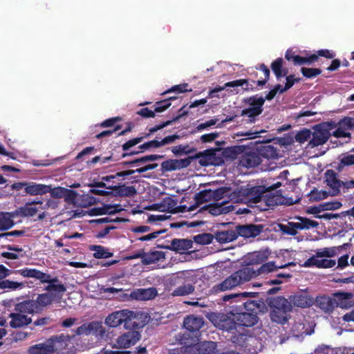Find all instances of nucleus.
Returning a JSON list of instances; mask_svg holds the SVG:
<instances>
[{
	"mask_svg": "<svg viewBox=\"0 0 354 354\" xmlns=\"http://www.w3.org/2000/svg\"><path fill=\"white\" fill-rule=\"evenodd\" d=\"M290 300L291 305L301 308L309 307L314 301L306 292L295 294L290 297Z\"/></svg>",
	"mask_w": 354,
	"mask_h": 354,
	"instance_id": "15",
	"label": "nucleus"
},
{
	"mask_svg": "<svg viewBox=\"0 0 354 354\" xmlns=\"http://www.w3.org/2000/svg\"><path fill=\"white\" fill-rule=\"evenodd\" d=\"M337 248H324L317 250L315 254L308 259L304 263V267L315 266L318 268H330L336 265L335 260L330 259L337 254Z\"/></svg>",
	"mask_w": 354,
	"mask_h": 354,
	"instance_id": "4",
	"label": "nucleus"
},
{
	"mask_svg": "<svg viewBox=\"0 0 354 354\" xmlns=\"http://www.w3.org/2000/svg\"><path fill=\"white\" fill-rule=\"evenodd\" d=\"M229 195V189L225 187H221L216 190L207 189L201 192L196 196V202L197 205H199L203 203L212 202V203L216 201H221L225 196Z\"/></svg>",
	"mask_w": 354,
	"mask_h": 354,
	"instance_id": "6",
	"label": "nucleus"
},
{
	"mask_svg": "<svg viewBox=\"0 0 354 354\" xmlns=\"http://www.w3.org/2000/svg\"><path fill=\"white\" fill-rule=\"evenodd\" d=\"M335 299L338 306L342 308H347L351 301H348L353 297L352 293L349 292H337L335 294Z\"/></svg>",
	"mask_w": 354,
	"mask_h": 354,
	"instance_id": "40",
	"label": "nucleus"
},
{
	"mask_svg": "<svg viewBox=\"0 0 354 354\" xmlns=\"http://www.w3.org/2000/svg\"><path fill=\"white\" fill-rule=\"evenodd\" d=\"M218 137V133H210L204 134L201 136V139L203 142H209L215 140Z\"/></svg>",
	"mask_w": 354,
	"mask_h": 354,
	"instance_id": "64",
	"label": "nucleus"
},
{
	"mask_svg": "<svg viewBox=\"0 0 354 354\" xmlns=\"http://www.w3.org/2000/svg\"><path fill=\"white\" fill-rule=\"evenodd\" d=\"M157 166H158V165L156 164V163H154V164H149V165H146L145 167H142L140 168H138L136 170H129V171H125L118 172L115 175H112V176H109L103 177L102 179L104 180H106V181H109L111 179L115 178L116 176H125L133 174L135 172H138V173L145 172V171H147L148 170L154 169L155 168L157 167Z\"/></svg>",
	"mask_w": 354,
	"mask_h": 354,
	"instance_id": "24",
	"label": "nucleus"
},
{
	"mask_svg": "<svg viewBox=\"0 0 354 354\" xmlns=\"http://www.w3.org/2000/svg\"><path fill=\"white\" fill-rule=\"evenodd\" d=\"M76 333L80 335H95L102 337L105 335V329L100 322H91L84 324L77 328Z\"/></svg>",
	"mask_w": 354,
	"mask_h": 354,
	"instance_id": "7",
	"label": "nucleus"
},
{
	"mask_svg": "<svg viewBox=\"0 0 354 354\" xmlns=\"http://www.w3.org/2000/svg\"><path fill=\"white\" fill-rule=\"evenodd\" d=\"M216 348V343L214 342H204L194 345L192 348L196 350L198 354H211Z\"/></svg>",
	"mask_w": 354,
	"mask_h": 354,
	"instance_id": "36",
	"label": "nucleus"
},
{
	"mask_svg": "<svg viewBox=\"0 0 354 354\" xmlns=\"http://www.w3.org/2000/svg\"><path fill=\"white\" fill-rule=\"evenodd\" d=\"M51 342L49 339L43 343L33 345L28 348L30 354H50L52 353Z\"/></svg>",
	"mask_w": 354,
	"mask_h": 354,
	"instance_id": "25",
	"label": "nucleus"
},
{
	"mask_svg": "<svg viewBox=\"0 0 354 354\" xmlns=\"http://www.w3.org/2000/svg\"><path fill=\"white\" fill-rule=\"evenodd\" d=\"M183 324L187 330L194 332L203 327L204 322L202 317L192 315L185 318Z\"/></svg>",
	"mask_w": 354,
	"mask_h": 354,
	"instance_id": "22",
	"label": "nucleus"
},
{
	"mask_svg": "<svg viewBox=\"0 0 354 354\" xmlns=\"http://www.w3.org/2000/svg\"><path fill=\"white\" fill-rule=\"evenodd\" d=\"M16 214L14 212H0V230H6L14 225L13 218Z\"/></svg>",
	"mask_w": 354,
	"mask_h": 354,
	"instance_id": "33",
	"label": "nucleus"
},
{
	"mask_svg": "<svg viewBox=\"0 0 354 354\" xmlns=\"http://www.w3.org/2000/svg\"><path fill=\"white\" fill-rule=\"evenodd\" d=\"M298 221L297 224H294V226L299 228V230H309L310 228L317 227L319 223L317 221L310 220L308 218L298 216L296 218Z\"/></svg>",
	"mask_w": 354,
	"mask_h": 354,
	"instance_id": "35",
	"label": "nucleus"
},
{
	"mask_svg": "<svg viewBox=\"0 0 354 354\" xmlns=\"http://www.w3.org/2000/svg\"><path fill=\"white\" fill-rule=\"evenodd\" d=\"M317 58V56L316 55H313L310 56L309 58H305V57H300L299 55H295L294 57L292 62L295 64L302 65L304 64H310L312 62L315 60Z\"/></svg>",
	"mask_w": 354,
	"mask_h": 354,
	"instance_id": "54",
	"label": "nucleus"
},
{
	"mask_svg": "<svg viewBox=\"0 0 354 354\" xmlns=\"http://www.w3.org/2000/svg\"><path fill=\"white\" fill-rule=\"evenodd\" d=\"M263 227L261 225H245L236 227V232L237 236H241L245 238L255 237L262 231Z\"/></svg>",
	"mask_w": 354,
	"mask_h": 354,
	"instance_id": "11",
	"label": "nucleus"
},
{
	"mask_svg": "<svg viewBox=\"0 0 354 354\" xmlns=\"http://www.w3.org/2000/svg\"><path fill=\"white\" fill-rule=\"evenodd\" d=\"M142 317V314L136 313L129 310H121L109 315L104 322L106 325L111 328L117 327L122 323L127 324L129 322H133L132 325L135 327H142L147 322V317H145V320L142 323L138 322Z\"/></svg>",
	"mask_w": 354,
	"mask_h": 354,
	"instance_id": "3",
	"label": "nucleus"
},
{
	"mask_svg": "<svg viewBox=\"0 0 354 354\" xmlns=\"http://www.w3.org/2000/svg\"><path fill=\"white\" fill-rule=\"evenodd\" d=\"M272 308L274 310L289 312L292 309L290 300L288 301L284 297H277L272 301Z\"/></svg>",
	"mask_w": 354,
	"mask_h": 354,
	"instance_id": "29",
	"label": "nucleus"
},
{
	"mask_svg": "<svg viewBox=\"0 0 354 354\" xmlns=\"http://www.w3.org/2000/svg\"><path fill=\"white\" fill-rule=\"evenodd\" d=\"M157 291L153 288L138 289L132 293V297L138 300H149L154 298Z\"/></svg>",
	"mask_w": 354,
	"mask_h": 354,
	"instance_id": "28",
	"label": "nucleus"
},
{
	"mask_svg": "<svg viewBox=\"0 0 354 354\" xmlns=\"http://www.w3.org/2000/svg\"><path fill=\"white\" fill-rule=\"evenodd\" d=\"M162 156H158V155H148V156H145L141 158H138V159H136L133 161H131L129 162V164L132 165H141V164H143V163H145L147 162H149V161H154V160H156L159 158H161Z\"/></svg>",
	"mask_w": 354,
	"mask_h": 354,
	"instance_id": "47",
	"label": "nucleus"
},
{
	"mask_svg": "<svg viewBox=\"0 0 354 354\" xmlns=\"http://www.w3.org/2000/svg\"><path fill=\"white\" fill-rule=\"evenodd\" d=\"M50 193L51 196L55 198H62L66 195L67 193H74V192L71 190L66 189L63 187H55L52 189L50 187V191L48 192Z\"/></svg>",
	"mask_w": 354,
	"mask_h": 354,
	"instance_id": "48",
	"label": "nucleus"
},
{
	"mask_svg": "<svg viewBox=\"0 0 354 354\" xmlns=\"http://www.w3.org/2000/svg\"><path fill=\"white\" fill-rule=\"evenodd\" d=\"M257 108L254 109H251L248 108L242 111V115H247L249 118L248 122H253L254 121L255 117L259 115L262 112V106L264 104L265 99L263 97L257 98Z\"/></svg>",
	"mask_w": 354,
	"mask_h": 354,
	"instance_id": "26",
	"label": "nucleus"
},
{
	"mask_svg": "<svg viewBox=\"0 0 354 354\" xmlns=\"http://www.w3.org/2000/svg\"><path fill=\"white\" fill-rule=\"evenodd\" d=\"M192 245L193 243L191 240L176 239L171 241V245L168 248L178 253H185L192 248Z\"/></svg>",
	"mask_w": 354,
	"mask_h": 354,
	"instance_id": "17",
	"label": "nucleus"
},
{
	"mask_svg": "<svg viewBox=\"0 0 354 354\" xmlns=\"http://www.w3.org/2000/svg\"><path fill=\"white\" fill-rule=\"evenodd\" d=\"M209 319L216 327L222 330L231 331L236 328V317L233 313H213L209 315Z\"/></svg>",
	"mask_w": 354,
	"mask_h": 354,
	"instance_id": "5",
	"label": "nucleus"
},
{
	"mask_svg": "<svg viewBox=\"0 0 354 354\" xmlns=\"http://www.w3.org/2000/svg\"><path fill=\"white\" fill-rule=\"evenodd\" d=\"M194 240L196 243L200 244H209L212 243L213 240V236L211 234H198L194 237Z\"/></svg>",
	"mask_w": 354,
	"mask_h": 354,
	"instance_id": "51",
	"label": "nucleus"
},
{
	"mask_svg": "<svg viewBox=\"0 0 354 354\" xmlns=\"http://www.w3.org/2000/svg\"><path fill=\"white\" fill-rule=\"evenodd\" d=\"M28 336V334L27 333L23 332V331H19V332H17V333L12 334V341H15V342L22 341V340L26 339V337Z\"/></svg>",
	"mask_w": 354,
	"mask_h": 354,
	"instance_id": "61",
	"label": "nucleus"
},
{
	"mask_svg": "<svg viewBox=\"0 0 354 354\" xmlns=\"http://www.w3.org/2000/svg\"><path fill=\"white\" fill-rule=\"evenodd\" d=\"M330 136V133L324 125L319 126L311 133V138L308 145L315 147L324 144Z\"/></svg>",
	"mask_w": 354,
	"mask_h": 354,
	"instance_id": "8",
	"label": "nucleus"
},
{
	"mask_svg": "<svg viewBox=\"0 0 354 354\" xmlns=\"http://www.w3.org/2000/svg\"><path fill=\"white\" fill-rule=\"evenodd\" d=\"M56 301L53 296L50 293L46 292L39 295L36 300H34L37 311L41 310L43 308L50 305L53 301Z\"/></svg>",
	"mask_w": 354,
	"mask_h": 354,
	"instance_id": "34",
	"label": "nucleus"
},
{
	"mask_svg": "<svg viewBox=\"0 0 354 354\" xmlns=\"http://www.w3.org/2000/svg\"><path fill=\"white\" fill-rule=\"evenodd\" d=\"M268 258V254L265 251L254 252L250 254L248 257V263L250 265L259 264Z\"/></svg>",
	"mask_w": 354,
	"mask_h": 354,
	"instance_id": "37",
	"label": "nucleus"
},
{
	"mask_svg": "<svg viewBox=\"0 0 354 354\" xmlns=\"http://www.w3.org/2000/svg\"><path fill=\"white\" fill-rule=\"evenodd\" d=\"M57 279L50 278V281H47L46 283H49L50 284L46 287V290L48 292L50 293L53 298L56 301H59L63 296L64 292L66 291L65 286L62 284L57 283Z\"/></svg>",
	"mask_w": 354,
	"mask_h": 354,
	"instance_id": "16",
	"label": "nucleus"
},
{
	"mask_svg": "<svg viewBox=\"0 0 354 354\" xmlns=\"http://www.w3.org/2000/svg\"><path fill=\"white\" fill-rule=\"evenodd\" d=\"M322 210H336L342 207V203L339 201L327 202L322 204Z\"/></svg>",
	"mask_w": 354,
	"mask_h": 354,
	"instance_id": "56",
	"label": "nucleus"
},
{
	"mask_svg": "<svg viewBox=\"0 0 354 354\" xmlns=\"http://www.w3.org/2000/svg\"><path fill=\"white\" fill-rule=\"evenodd\" d=\"M42 202L35 201L32 203L26 204L24 207H19L14 212L16 216L28 217L35 216L41 209H45L42 206Z\"/></svg>",
	"mask_w": 354,
	"mask_h": 354,
	"instance_id": "10",
	"label": "nucleus"
},
{
	"mask_svg": "<svg viewBox=\"0 0 354 354\" xmlns=\"http://www.w3.org/2000/svg\"><path fill=\"white\" fill-rule=\"evenodd\" d=\"M325 182L331 189V195L336 196L341 192L342 181L337 179L333 170H327L325 173Z\"/></svg>",
	"mask_w": 354,
	"mask_h": 354,
	"instance_id": "13",
	"label": "nucleus"
},
{
	"mask_svg": "<svg viewBox=\"0 0 354 354\" xmlns=\"http://www.w3.org/2000/svg\"><path fill=\"white\" fill-rule=\"evenodd\" d=\"M214 237L218 242L226 243L235 240L237 238V233L233 230L220 231L214 234Z\"/></svg>",
	"mask_w": 354,
	"mask_h": 354,
	"instance_id": "27",
	"label": "nucleus"
},
{
	"mask_svg": "<svg viewBox=\"0 0 354 354\" xmlns=\"http://www.w3.org/2000/svg\"><path fill=\"white\" fill-rule=\"evenodd\" d=\"M140 338V335L138 331H129L121 335L117 339V345L113 348H125L134 345Z\"/></svg>",
	"mask_w": 354,
	"mask_h": 354,
	"instance_id": "9",
	"label": "nucleus"
},
{
	"mask_svg": "<svg viewBox=\"0 0 354 354\" xmlns=\"http://www.w3.org/2000/svg\"><path fill=\"white\" fill-rule=\"evenodd\" d=\"M171 151L175 155L187 154L191 152L189 147L188 145H178L172 148Z\"/></svg>",
	"mask_w": 354,
	"mask_h": 354,
	"instance_id": "57",
	"label": "nucleus"
},
{
	"mask_svg": "<svg viewBox=\"0 0 354 354\" xmlns=\"http://www.w3.org/2000/svg\"><path fill=\"white\" fill-rule=\"evenodd\" d=\"M194 290V288L190 283L183 284L176 288L171 293L172 296H185L191 294Z\"/></svg>",
	"mask_w": 354,
	"mask_h": 354,
	"instance_id": "42",
	"label": "nucleus"
},
{
	"mask_svg": "<svg viewBox=\"0 0 354 354\" xmlns=\"http://www.w3.org/2000/svg\"><path fill=\"white\" fill-rule=\"evenodd\" d=\"M109 188L114 189V190L120 189L119 193L121 195H122V196H132V195H134L136 193V190L135 187H133V186H129V187H125V186L117 187V186H115V187H110Z\"/></svg>",
	"mask_w": 354,
	"mask_h": 354,
	"instance_id": "49",
	"label": "nucleus"
},
{
	"mask_svg": "<svg viewBox=\"0 0 354 354\" xmlns=\"http://www.w3.org/2000/svg\"><path fill=\"white\" fill-rule=\"evenodd\" d=\"M287 266H288V265L277 266L274 263V262L270 261L268 263H266L262 265L258 270L254 269V271L256 272L254 277H256L257 276H258L261 274H267L270 272H273V271L276 270L277 268H283Z\"/></svg>",
	"mask_w": 354,
	"mask_h": 354,
	"instance_id": "39",
	"label": "nucleus"
},
{
	"mask_svg": "<svg viewBox=\"0 0 354 354\" xmlns=\"http://www.w3.org/2000/svg\"><path fill=\"white\" fill-rule=\"evenodd\" d=\"M94 250V257L95 258H109L112 256V254L111 252L106 251L102 246H95Z\"/></svg>",
	"mask_w": 354,
	"mask_h": 354,
	"instance_id": "55",
	"label": "nucleus"
},
{
	"mask_svg": "<svg viewBox=\"0 0 354 354\" xmlns=\"http://www.w3.org/2000/svg\"><path fill=\"white\" fill-rule=\"evenodd\" d=\"M281 186V183L277 182L268 187L263 186L252 187L247 185L245 187H241L234 191L230 196L231 200L236 203H245L249 205H252L262 201H265L268 207L273 205L270 201L266 199L264 194L266 191L274 190Z\"/></svg>",
	"mask_w": 354,
	"mask_h": 354,
	"instance_id": "1",
	"label": "nucleus"
},
{
	"mask_svg": "<svg viewBox=\"0 0 354 354\" xmlns=\"http://www.w3.org/2000/svg\"><path fill=\"white\" fill-rule=\"evenodd\" d=\"M282 62V59L279 58L274 61L271 65L272 70L273 71L277 78H279L280 76H283L286 75V73H282L281 71Z\"/></svg>",
	"mask_w": 354,
	"mask_h": 354,
	"instance_id": "50",
	"label": "nucleus"
},
{
	"mask_svg": "<svg viewBox=\"0 0 354 354\" xmlns=\"http://www.w3.org/2000/svg\"><path fill=\"white\" fill-rule=\"evenodd\" d=\"M114 207L110 205H104L102 207L100 208H95L93 209V212H95L96 214L102 215V214H106L107 213L112 214L115 212V209H113Z\"/></svg>",
	"mask_w": 354,
	"mask_h": 354,
	"instance_id": "60",
	"label": "nucleus"
},
{
	"mask_svg": "<svg viewBox=\"0 0 354 354\" xmlns=\"http://www.w3.org/2000/svg\"><path fill=\"white\" fill-rule=\"evenodd\" d=\"M247 83L245 80H238L232 82H229L225 84L223 86H217L209 92V97H214L215 93L223 91L227 87H237L242 86Z\"/></svg>",
	"mask_w": 354,
	"mask_h": 354,
	"instance_id": "38",
	"label": "nucleus"
},
{
	"mask_svg": "<svg viewBox=\"0 0 354 354\" xmlns=\"http://www.w3.org/2000/svg\"><path fill=\"white\" fill-rule=\"evenodd\" d=\"M25 191L27 194L32 196L43 195L48 193L50 191V186L44 184L30 183H27V185H26Z\"/></svg>",
	"mask_w": 354,
	"mask_h": 354,
	"instance_id": "23",
	"label": "nucleus"
},
{
	"mask_svg": "<svg viewBox=\"0 0 354 354\" xmlns=\"http://www.w3.org/2000/svg\"><path fill=\"white\" fill-rule=\"evenodd\" d=\"M311 138V131L308 129L302 130L298 132L295 136V139L297 142L300 143H304L307 141L308 139Z\"/></svg>",
	"mask_w": 354,
	"mask_h": 354,
	"instance_id": "53",
	"label": "nucleus"
},
{
	"mask_svg": "<svg viewBox=\"0 0 354 354\" xmlns=\"http://www.w3.org/2000/svg\"><path fill=\"white\" fill-rule=\"evenodd\" d=\"M227 203L228 201L225 198L221 201H216L209 205V212L214 216L228 213L233 209V207L231 205H227Z\"/></svg>",
	"mask_w": 354,
	"mask_h": 354,
	"instance_id": "14",
	"label": "nucleus"
},
{
	"mask_svg": "<svg viewBox=\"0 0 354 354\" xmlns=\"http://www.w3.org/2000/svg\"><path fill=\"white\" fill-rule=\"evenodd\" d=\"M256 272L254 268L247 266L231 274L223 282L214 286L213 289L216 293L231 290L243 283L251 280L254 277Z\"/></svg>",
	"mask_w": 354,
	"mask_h": 354,
	"instance_id": "2",
	"label": "nucleus"
},
{
	"mask_svg": "<svg viewBox=\"0 0 354 354\" xmlns=\"http://www.w3.org/2000/svg\"><path fill=\"white\" fill-rule=\"evenodd\" d=\"M354 165L353 154H343L339 158V162L337 166L338 170H342L344 167Z\"/></svg>",
	"mask_w": 354,
	"mask_h": 354,
	"instance_id": "45",
	"label": "nucleus"
},
{
	"mask_svg": "<svg viewBox=\"0 0 354 354\" xmlns=\"http://www.w3.org/2000/svg\"><path fill=\"white\" fill-rule=\"evenodd\" d=\"M15 310L17 313L25 315L37 312L36 304L34 300H28L21 302L16 306Z\"/></svg>",
	"mask_w": 354,
	"mask_h": 354,
	"instance_id": "32",
	"label": "nucleus"
},
{
	"mask_svg": "<svg viewBox=\"0 0 354 354\" xmlns=\"http://www.w3.org/2000/svg\"><path fill=\"white\" fill-rule=\"evenodd\" d=\"M292 335L297 337H303L304 335H310L313 331L308 330L304 323L296 322L291 329Z\"/></svg>",
	"mask_w": 354,
	"mask_h": 354,
	"instance_id": "41",
	"label": "nucleus"
},
{
	"mask_svg": "<svg viewBox=\"0 0 354 354\" xmlns=\"http://www.w3.org/2000/svg\"><path fill=\"white\" fill-rule=\"evenodd\" d=\"M237 325L247 327L254 326L258 321V317L255 314L250 313H241L235 314Z\"/></svg>",
	"mask_w": 354,
	"mask_h": 354,
	"instance_id": "20",
	"label": "nucleus"
},
{
	"mask_svg": "<svg viewBox=\"0 0 354 354\" xmlns=\"http://www.w3.org/2000/svg\"><path fill=\"white\" fill-rule=\"evenodd\" d=\"M354 189V180L342 181L341 191L343 192H349L351 189Z\"/></svg>",
	"mask_w": 354,
	"mask_h": 354,
	"instance_id": "63",
	"label": "nucleus"
},
{
	"mask_svg": "<svg viewBox=\"0 0 354 354\" xmlns=\"http://www.w3.org/2000/svg\"><path fill=\"white\" fill-rule=\"evenodd\" d=\"M199 163L203 166L216 165L215 154L214 153H209L199 156Z\"/></svg>",
	"mask_w": 354,
	"mask_h": 354,
	"instance_id": "46",
	"label": "nucleus"
},
{
	"mask_svg": "<svg viewBox=\"0 0 354 354\" xmlns=\"http://www.w3.org/2000/svg\"><path fill=\"white\" fill-rule=\"evenodd\" d=\"M10 317L11 318L10 326L12 328L24 327L29 324L32 321L28 315L19 313H11Z\"/></svg>",
	"mask_w": 354,
	"mask_h": 354,
	"instance_id": "21",
	"label": "nucleus"
},
{
	"mask_svg": "<svg viewBox=\"0 0 354 354\" xmlns=\"http://www.w3.org/2000/svg\"><path fill=\"white\" fill-rule=\"evenodd\" d=\"M261 162V158L255 152L245 153L243 154L239 160V165L242 167L250 168L258 165Z\"/></svg>",
	"mask_w": 354,
	"mask_h": 354,
	"instance_id": "19",
	"label": "nucleus"
},
{
	"mask_svg": "<svg viewBox=\"0 0 354 354\" xmlns=\"http://www.w3.org/2000/svg\"><path fill=\"white\" fill-rule=\"evenodd\" d=\"M17 272L24 277L35 278L42 283L50 281V275L36 269L25 268L17 270Z\"/></svg>",
	"mask_w": 354,
	"mask_h": 354,
	"instance_id": "18",
	"label": "nucleus"
},
{
	"mask_svg": "<svg viewBox=\"0 0 354 354\" xmlns=\"http://www.w3.org/2000/svg\"><path fill=\"white\" fill-rule=\"evenodd\" d=\"M301 72L304 76L311 78L320 74L321 71L317 68H308L303 67L301 68Z\"/></svg>",
	"mask_w": 354,
	"mask_h": 354,
	"instance_id": "58",
	"label": "nucleus"
},
{
	"mask_svg": "<svg viewBox=\"0 0 354 354\" xmlns=\"http://www.w3.org/2000/svg\"><path fill=\"white\" fill-rule=\"evenodd\" d=\"M187 86V84H180V85H176V86H173L171 89H169L167 91H166L165 93H170V92H176V93H183L185 91H188L186 88Z\"/></svg>",
	"mask_w": 354,
	"mask_h": 354,
	"instance_id": "62",
	"label": "nucleus"
},
{
	"mask_svg": "<svg viewBox=\"0 0 354 354\" xmlns=\"http://www.w3.org/2000/svg\"><path fill=\"white\" fill-rule=\"evenodd\" d=\"M270 318L276 323L284 324L287 321V312L272 309L270 313Z\"/></svg>",
	"mask_w": 354,
	"mask_h": 354,
	"instance_id": "44",
	"label": "nucleus"
},
{
	"mask_svg": "<svg viewBox=\"0 0 354 354\" xmlns=\"http://www.w3.org/2000/svg\"><path fill=\"white\" fill-rule=\"evenodd\" d=\"M192 158L188 157L183 159L169 160L162 163L161 166L165 171H174L188 167Z\"/></svg>",
	"mask_w": 354,
	"mask_h": 354,
	"instance_id": "12",
	"label": "nucleus"
},
{
	"mask_svg": "<svg viewBox=\"0 0 354 354\" xmlns=\"http://www.w3.org/2000/svg\"><path fill=\"white\" fill-rule=\"evenodd\" d=\"M294 224H297L296 222H289L286 225L283 227V231L290 235H295L299 230V228H297L294 226Z\"/></svg>",
	"mask_w": 354,
	"mask_h": 354,
	"instance_id": "59",
	"label": "nucleus"
},
{
	"mask_svg": "<svg viewBox=\"0 0 354 354\" xmlns=\"http://www.w3.org/2000/svg\"><path fill=\"white\" fill-rule=\"evenodd\" d=\"M177 138L178 136L175 135L169 136L165 137L161 141L152 140L150 142L149 145H153L155 147H158L173 142Z\"/></svg>",
	"mask_w": 354,
	"mask_h": 354,
	"instance_id": "52",
	"label": "nucleus"
},
{
	"mask_svg": "<svg viewBox=\"0 0 354 354\" xmlns=\"http://www.w3.org/2000/svg\"><path fill=\"white\" fill-rule=\"evenodd\" d=\"M165 259V254L161 251H153L151 252H145L143 264L149 265L162 261Z\"/></svg>",
	"mask_w": 354,
	"mask_h": 354,
	"instance_id": "31",
	"label": "nucleus"
},
{
	"mask_svg": "<svg viewBox=\"0 0 354 354\" xmlns=\"http://www.w3.org/2000/svg\"><path fill=\"white\" fill-rule=\"evenodd\" d=\"M49 341L53 347L52 353L61 351L68 346V339L64 335L50 338Z\"/></svg>",
	"mask_w": 354,
	"mask_h": 354,
	"instance_id": "30",
	"label": "nucleus"
},
{
	"mask_svg": "<svg viewBox=\"0 0 354 354\" xmlns=\"http://www.w3.org/2000/svg\"><path fill=\"white\" fill-rule=\"evenodd\" d=\"M24 283L21 282L12 281L10 280H4L0 281V289H9L15 290L24 288Z\"/></svg>",
	"mask_w": 354,
	"mask_h": 354,
	"instance_id": "43",
	"label": "nucleus"
}]
</instances>
